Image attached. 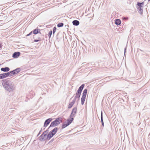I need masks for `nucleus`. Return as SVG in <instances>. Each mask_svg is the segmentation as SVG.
Returning a JSON list of instances; mask_svg holds the SVG:
<instances>
[{"mask_svg": "<svg viewBox=\"0 0 150 150\" xmlns=\"http://www.w3.org/2000/svg\"><path fill=\"white\" fill-rule=\"evenodd\" d=\"M2 85L5 90L9 93L12 92L16 89V86L11 80L6 79L2 80Z\"/></svg>", "mask_w": 150, "mask_h": 150, "instance_id": "obj_1", "label": "nucleus"}, {"mask_svg": "<svg viewBox=\"0 0 150 150\" xmlns=\"http://www.w3.org/2000/svg\"><path fill=\"white\" fill-rule=\"evenodd\" d=\"M62 119L61 117L56 118L54 121L52 122L50 126V127H54L57 126L62 122Z\"/></svg>", "mask_w": 150, "mask_h": 150, "instance_id": "obj_2", "label": "nucleus"}, {"mask_svg": "<svg viewBox=\"0 0 150 150\" xmlns=\"http://www.w3.org/2000/svg\"><path fill=\"white\" fill-rule=\"evenodd\" d=\"M85 85L84 84H82L79 88L77 92L76 93V95L74 99V100L76 101L77 98L78 99V100H79V98L80 96L81 93L84 87V86Z\"/></svg>", "mask_w": 150, "mask_h": 150, "instance_id": "obj_3", "label": "nucleus"}, {"mask_svg": "<svg viewBox=\"0 0 150 150\" xmlns=\"http://www.w3.org/2000/svg\"><path fill=\"white\" fill-rule=\"evenodd\" d=\"M87 90L85 89L84 90L82 93V96L81 98V104L82 105L84 104L86 96L87 93Z\"/></svg>", "mask_w": 150, "mask_h": 150, "instance_id": "obj_4", "label": "nucleus"}, {"mask_svg": "<svg viewBox=\"0 0 150 150\" xmlns=\"http://www.w3.org/2000/svg\"><path fill=\"white\" fill-rule=\"evenodd\" d=\"M74 118H72L68 119L67 120V123L63 124L62 125V128L64 129L69 125L72 122Z\"/></svg>", "mask_w": 150, "mask_h": 150, "instance_id": "obj_5", "label": "nucleus"}, {"mask_svg": "<svg viewBox=\"0 0 150 150\" xmlns=\"http://www.w3.org/2000/svg\"><path fill=\"white\" fill-rule=\"evenodd\" d=\"M39 138L40 140L41 141L46 140L47 139V134H44V133H43L40 137Z\"/></svg>", "mask_w": 150, "mask_h": 150, "instance_id": "obj_6", "label": "nucleus"}, {"mask_svg": "<svg viewBox=\"0 0 150 150\" xmlns=\"http://www.w3.org/2000/svg\"><path fill=\"white\" fill-rule=\"evenodd\" d=\"M77 111V108L76 107H75L74 108L71 112V115L70 116V117L71 118H73L74 117V115L76 113Z\"/></svg>", "mask_w": 150, "mask_h": 150, "instance_id": "obj_7", "label": "nucleus"}, {"mask_svg": "<svg viewBox=\"0 0 150 150\" xmlns=\"http://www.w3.org/2000/svg\"><path fill=\"white\" fill-rule=\"evenodd\" d=\"M52 120V119L51 118H49L47 119L45 122L44 125V127H47Z\"/></svg>", "mask_w": 150, "mask_h": 150, "instance_id": "obj_8", "label": "nucleus"}, {"mask_svg": "<svg viewBox=\"0 0 150 150\" xmlns=\"http://www.w3.org/2000/svg\"><path fill=\"white\" fill-rule=\"evenodd\" d=\"M20 54L19 52H15L13 54L12 57L14 58H17L20 55Z\"/></svg>", "mask_w": 150, "mask_h": 150, "instance_id": "obj_9", "label": "nucleus"}, {"mask_svg": "<svg viewBox=\"0 0 150 150\" xmlns=\"http://www.w3.org/2000/svg\"><path fill=\"white\" fill-rule=\"evenodd\" d=\"M1 70L4 72H8L10 70V69L9 67H6L4 68H2L1 69Z\"/></svg>", "mask_w": 150, "mask_h": 150, "instance_id": "obj_10", "label": "nucleus"}, {"mask_svg": "<svg viewBox=\"0 0 150 150\" xmlns=\"http://www.w3.org/2000/svg\"><path fill=\"white\" fill-rule=\"evenodd\" d=\"M58 128L57 127H55L53 129L51 130L50 132L54 135L57 132Z\"/></svg>", "mask_w": 150, "mask_h": 150, "instance_id": "obj_11", "label": "nucleus"}, {"mask_svg": "<svg viewBox=\"0 0 150 150\" xmlns=\"http://www.w3.org/2000/svg\"><path fill=\"white\" fill-rule=\"evenodd\" d=\"M75 101V100L74 99L71 102H70L68 105V108H71L74 104Z\"/></svg>", "mask_w": 150, "mask_h": 150, "instance_id": "obj_12", "label": "nucleus"}, {"mask_svg": "<svg viewBox=\"0 0 150 150\" xmlns=\"http://www.w3.org/2000/svg\"><path fill=\"white\" fill-rule=\"evenodd\" d=\"M73 24L75 26H78L79 24V21L75 20L73 21L72 22Z\"/></svg>", "mask_w": 150, "mask_h": 150, "instance_id": "obj_13", "label": "nucleus"}, {"mask_svg": "<svg viewBox=\"0 0 150 150\" xmlns=\"http://www.w3.org/2000/svg\"><path fill=\"white\" fill-rule=\"evenodd\" d=\"M39 33H40L41 34V33H40V30L38 28L34 29L33 30V33L34 34H36Z\"/></svg>", "mask_w": 150, "mask_h": 150, "instance_id": "obj_14", "label": "nucleus"}, {"mask_svg": "<svg viewBox=\"0 0 150 150\" xmlns=\"http://www.w3.org/2000/svg\"><path fill=\"white\" fill-rule=\"evenodd\" d=\"M54 135L52 134L51 132H49L47 135V138L48 140H50L52 137Z\"/></svg>", "mask_w": 150, "mask_h": 150, "instance_id": "obj_15", "label": "nucleus"}, {"mask_svg": "<svg viewBox=\"0 0 150 150\" xmlns=\"http://www.w3.org/2000/svg\"><path fill=\"white\" fill-rule=\"evenodd\" d=\"M21 71V69L20 68H16V69L14 70V72L15 74H17L19 72Z\"/></svg>", "mask_w": 150, "mask_h": 150, "instance_id": "obj_16", "label": "nucleus"}, {"mask_svg": "<svg viewBox=\"0 0 150 150\" xmlns=\"http://www.w3.org/2000/svg\"><path fill=\"white\" fill-rule=\"evenodd\" d=\"M121 23V20L119 19H117L115 20V24L117 25H120Z\"/></svg>", "mask_w": 150, "mask_h": 150, "instance_id": "obj_17", "label": "nucleus"}, {"mask_svg": "<svg viewBox=\"0 0 150 150\" xmlns=\"http://www.w3.org/2000/svg\"><path fill=\"white\" fill-rule=\"evenodd\" d=\"M137 8L138 10V11L139 13L141 15L142 14L143 12V10L142 9L143 8L137 7Z\"/></svg>", "mask_w": 150, "mask_h": 150, "instance_id": "obj_18", "label": "nucleus"}, {"mask_svg": "<svg viewBox=\"0 0 150 150\" xmlns=\"http://www.w3.org/2000/svg\"><path fill=\"white\" fill-rule=\"evenodd\" d=\"M144 4V2H142V3L138 2L137 4V5L138 6L137 7H140L141 8H143V7L142 5H143Z\"/></svg>", "mask_w": 150, "mask_h": 150, "instance_id": "obj_19", "label": "nucleus"}, {"mask_svg": "<svg viewBox=\"0 0 150 150\" xmlns=\"http://www.w3.org/2000/svg\"><path fill=\"white\" fill-rule=\"evenodd\" d=\"M101 123L102 125V126L103 127H104V123L103 121V112L102 111H101Z\"/></svg>", "mask_w": 150, "mask_h": 150, "instance_id": "obj_20", "label": "nucleus"}, {"mask_svg": "<svg viewBox=\"0 0 150 150\" xmlns=\"http://www.w3.org/2000/svg\"><path fill=\"white\" fill-rule=\"evenodd\" d=\"M3 74L4 76V78H6L8 76H10V75H9L8 72L7 73H4Z\"/></svg>", "mask_w": 150, "mask_h": 150, "instance_id": "obj_21", "label": "nucleus"}, {"mask_svg": "<svg viewBox=\"0 0 150 150\" xmlns=\"http://www.w3.org/2000/svg\"><path fill=\"white\" fill-rule=\"evenodd\" d=\"M64 25V24L63 23H59L57 25V26L59 27H62Z\"/></svg>", "mask_w": 150, "mask_h": 150, "instance_id": "obj_22", "label": "nucleus"}, {"mask_svg": "<svg viewBox=\"0 0 150 150\" xmlns=\"http://www.w3.org/2000/svg\"><path fill=\"white\" fill-rule=\"evenodd\" d=\"M8 72L9 74V75H10V76H13V75L15 74H14V72L13 70V71H9V72Z\"/></svg>", "mask_w": 150, "mask_h": 150, "instance_id": "obj_23", "label": "nucleus"}, {"mask_svg": "<svg viewBox=\"0 0 150 150\" xmlns=\"http://www.w3.org/2000/svg\"><path fill=\"white\" fill-rule=\"evenodd\" d=\"M5 78L3 74H0V79Z\"/></svg>", "mask_w": 150, "mask_h": 150, "instance_id": "obj_24", "label": "nucleus"}, {"mask_svg": "<svg viewBox=\"0 0 150 150\" xmlns=\"http://www.w3.org/2000/svg\"><path fill=\"white\" fill-rule=\"evenodd\" d=\"M40 40H41L40 38V37H39L38 38V39H37H37L34 40V42H38V41H40Z\"/></svg>", "mask_w": 150, "mask_h": 150, "instance_id": "obj_25", "label": "nucleus"}, {"mask_svg": "<svg viewBox=\"0 0 150 150\" xmlns=\"http://www.w3.org/2000/svg\"><path fill=\"white\" fill-rule=\"evenodd\" d=\"M52 30H50L49 31V34H48V36L49 38H50L51 37V36L52 35Z\"/></svg>", "mask_w": 150, "mask_h": 150, "instance_id": "obj_26", "label": "nucleus"}, {"mask_svg": "<svg viewBox=\"0 0 150 150\" xmlns=\"http://www.w3.org/2000/svg\"><path fill=\"white\" fill-rule=\"evenodd\" d=\"M56 27H54L53 28V34H54L56 30Z\"/></svg>", "mask_w": 150, "mask_h": 150, "instance_id": "obj_27", "label": "nucleus"}, {"mask_svg": "<svg viewBox=\"0 0 150 150\" xmlns=\"http://www.w3.org/2000/svg\"><path fill=\"white\" fill-rule=\"evenodd\" d=\"M32 33V31H31L28 34H27L26 35V36H29Z\"/></svg>", "mask_w": 150, "mask_h": 150, "instance_id": "obj_28", "label": "nucleus"}, {"mask_svg": "<svg viewBox=\"0 0 150 150\" xmlns=\"http://www.w3.org/2000/svg\"><path fill=\"white\" fill-rule=\"evenodd\" d=\"M48 130H47L45 131H44L43 133H44V134H47V133H48Z\"/></svg>", "mask_w": 150, "mask_h": 150, "instance_id": "obj_29", "label": "nucleus"}, {"mask_svg": "<svg viewBox=\"0 0 150 150\" xmlns=\"http://www.w3.org/2000/svg\"><path fill=\"white\" fill-rule=\"evenodd\" d=\"M1 48H2V45H1V43H0V48L1 49Z\"/></svg>", "mask_w": 150, "mask_h": 150, "instance_id": "obj_30", "label": "nucleus"}, {"mask_svg": "<svg viewBox=\"0 0 150 150\" xmlns=\"http://www.w3.org/2000/svg\"><path fill=\"white\" fill-rule=\"evenodd\" d=\"M40 131L39 132V133L38 134V136L39 135V134H40Z\"/></svg>", "mask_w": 150, "mask_h": 150, "instance_id": "obj_31", "label": "nucleus"}, {"mask_svg": "<svg viewBox=\"0 0 150 150\" xmlns=\"http://www.w3.org/2000/svg\"><path fill=\"white\" fill-rule=\"evenodd\" d=\"M126 49V48H125V53Z\"/></svg>", "mask_w": 150, "mask_h": 150, "instance_id": "obj_32", "label": "nucleus"}, {"mask_svg": "<svg viewBox=\"0 0 150 150\" xmlns=\"http://www.w3.org/2000/svg\"><path fill=\"white\" fill-rule=\"evenodd\" d=\"M53 140V139H52L51 140V142H52Z\"/></svg>", "mask_w": 150, "mask_h": 150, "instance_id": "obj_33", "label": "nucleus"}, {"mask_svg": "<svg viewBox=\"0 0 150 150\" xmlns=\"http://www.w3.org/2000/svg\"><path fill=\"white\" fill-rule=\"evenodd\" d=\"M149 1H150V0H148Z\"/></svg>", "mask_w": 150, "mask_h": 150, "instance_id": "obj_34", "label": "nucleus"}]
</instances>
